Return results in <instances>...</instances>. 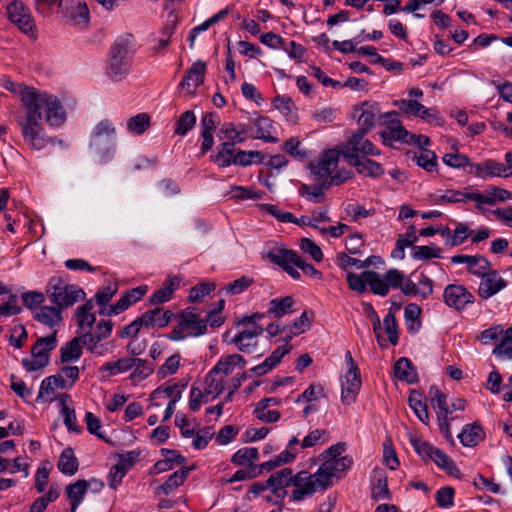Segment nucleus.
I'll use <instances>...</instances> for the list:
<instances>
[{
    "label": "nucleus",
    "mask_w": 512,
    "mask_h": 512,
    "mask_svg": "<svg viewBox=\"0 0 512 512\" xmlns=\"http://www.w3.org/2000/svg\"><path fill=\"white\" fill-rule=\"evenodd\" d=\"M3 87L18 93L25 108V118L20 122L22 136L25 142L35 150L43 149L48 139L45 137L41 120L45 119L51 127H58L65 122L66 114L59 99L45 92H40L22 84H16L7 78Z\"/></svg>",
    "instance_id": "nucleus-1"
},
{
    "label": "nucleus",
    "mask_w": 512,
    "mask_h": 512,
    "mask_svg": "<svg viewBox=\"0 0 512 512\" xmlns=\"http://www.w3.org/2000/svg\"><path fill=\"white\" fill-rule=\"evenodd\" d=\"M340 162H309L308 168L314 181L313 186L302 184L299 194L309 201L319 203L323 200V189L333 185H339L350 179L353 175L351 169L339 166Z\"/></svg>",
    "instance_id": "nucleus-2"
},
{
    "label": "nucleus",
    "mask_w": 512,
    "mask_h": 512,
    "mask_svg": "<svg viewBox=\"0 0 512 512\" xmlns=\"http://www.w3.org/2000/svg\"><path fill=\"white\" fill-rule=\"evenodd\" d=\"M347 444L338 442L319 455L320 466L317 469V476L320 477V483H324L328 488L332 485L335 478L339 479L350 469L353 459L350 456H343Z\"/></svg>",
    "instance_id": "nucleus-3"
},
{
    "label": "nucleus",
    "mask_w": 512,
    "mask_h": 512,
    "mask_svg": "<svg viewBox=\"0 0 512 512\" xmlns=\"http://www.w3.org/2000/svg\"><path fill=\"white\" fill-rule=\"evenodd\" d=\"M365 134L357 131L346 145H339L323 151L320 160H339L341 156L348 160H358L360 156L379 155V151L374 144L364 138Z\"/></svg>",
    "instance_id": "nucleus-4"
},
{
    "label": "nucleus",
    "mask_w": 512,
    "mask_h": 512,
    "mask_svg": "<svg viewBox=\"0 0 512 512\" xmlns=\"http://www.w3.org/2000/svg\"><path fill=\"white\" fill-rule=\"evenodd\" d=\"M89 147L101 158H113L117 149V130L109 119L98 122L90 134Z\"/></svg>",
    "instance_id": "nucleus-5"
},
{
    "label": "nucleus",
    "mask_w": 512,
    "mask_h": 512,
    "mask_svg": "<svg viewBox=\"0 0 512 512\" xmlns=\"http://www.w3.org/2000/svg\"><path fill=\"white\" fill-rule=\"evenodd\" d=\"M269 259L280 266L293 279H300L301 275L296 268L310 277L321 278V272L313 265L306 263L295 251L284 248L274 249L268 254Z\"/></svg>",
    "instance_id": "nucleus-6"
},
{
    "label": "nucleus",
    "mask_w": 512,
    "mask_h": 512,
    "mask_svg": "<svg viewBox=\"0 0 512 512\" xmlns=\"http://www.w3.org/2000/svg\"><path fill=\"white\" fill-rule=\"evenodd\" d=\"M246 125L236 127L233 123H225L219 130L220 139L223 141L221 149L217 153L216 160H244L245 151L235 148L236 143L245 140L248 134Z\"/></svg>",
    "instance_id": "nucleus-7"
},
{
    "label": "nucleus",
    "mask_w": 512,
    "mask_h": 512,
    "mask_svg": "<svg viewBox=\"0 0 512 512\" xmlns=\"http://www.w3.org/2000/svg\"><path fill=\"white\" fill-rule=\"evenodd\" d=\"M50 301L63 309L70 307L85 298V292L79 286L67 284L59 277H52L47 286Z\"/></svg>",
    "instance_id": "nucleus-8"
},
{
    "label": "nucleus",
    "mask_w": 512,
    "mask_h": 512,
    "mask_svg": "<svg viewBox=\"0 0 512 512\" xmlns=\"http://www.w3.org/2000/svg\"><path fill=\"white\" fill-rule=\"evenodd\" d=\"M207 321L200 318L194 309H186L179 316V324L173 327L167 338L172 341H181L187 337H198L205 334Z\"/></svg>",
    "instance_id": "nucleus-9"
},
{
    "label": "nucleus",
    "mask_w": 512,
    "mask_h": 512,
    "mask_svg": "<svg viewBox=\"0 0 512 512\" xmlns=\"http://www.w3.org/2000/svg\"><path fill=\"white\" fill-rule=\"evenodd\" d=\"M455 169H465L480 178L509 177L512 175V162H445Z\"/></svg>",
    "instance_id": "nucleus-10"
},
{
    "label": "nucleus",
    "mask_w": 512,
    "mask_h": 512,
    "mask_svg": "<svg viewBox=\"0 0 512 512\" xmlns=\"http://www.w3.org/2000/svg\"><path fill=\"white\" fill-rule=\"evenodd\" d=\"M411 444L415 451L423 458L432 460L438 467L444 469L452 476L460 474L459 468L454 461L439 448L432 446L419 438H411Z\"/></svg>",
    "instance_id": "nucleus-11"
},
{
    "label": "nucleus",
    "mask_w": 512,
    "mask_h": 512,
    "mask_svg": "<svg viewBox=\"0 0 512 512\" xmlns=\"http://www.w3.org/2000/svg\"><path fill=\"white\" fill-rule=\"evenodd\" d=\"M365 275L371 291L380 296H386L390 288H400L404 280V273L398 269H390L384 275L369 270L365 271Z\"/></svg>",
    "instance_id": "nucleus-12"
},
{
    "label": "nucleus",
    "mask_w": 512,
    "mask_h": 512,
    "mask_svg": "<svg viewBox=\"0 0 512 512\" xmlns=\"http://www.w3.org/2000/svg\"><path fill=\"white\" fill-rule=\"evenodd\" d=\"M319 480L321 479L317 476V472L312 474L308 471H300L297 473L293 480L294 490L292 491L291 499L293 501H302L319 490H326L325 484L320 483Z\"/></svg>",
    "instance_id": "nucleus-13"
},
{
    "label": "nucleus",
    "mask_w": 512,
    "mask_h": 512,
    "mask_svg": "<svg viewBox=\"0 0 512 512\" xmlns=\"http://www.w3.org/2000/svg\"><path fill=\"white\" fill-rule=\"evenodd\" d=\"M59 13L72 26L83 28L89 23V9L83 0H61Z\"/></svg>",
    "instance_id": "nucleus-14"
},
{
    "label": "nucleus",
    "mask_w": 512,
    "mask_h": 512,
    "mask_svg": "<svg viewBox=\"0 0 512 512\" xmlns=\"http://www.w3.org/2000/svg\"><path fill=\"white\" fill-rule=\"evenodd\" d=\"M9 20L30 36H35L36 26L28 7L22 1L14 0L7 6Z\"/></svg>",
    "instance_id": "nucleus-15"
},
{
    "label": "nucleus",
    "mask_w": 512,
    "mask_h": 512,
    "mask_svg": "<svg viewBox=\"0 0 512 512\" xmlns=\"http://www.w3.org/2000/svg\"><path fill=\"white\" fill-rule=\"evenodd\" d=\"M443 301L456 311L464 310L475 301L474 295L461 284H449L444 288Z\"/></svg>",
    "instance_id": "nucleus-16"
},
{
    "label": "nucleus",
    "mask_w": 512,
    "mask_h": 512,
    "mask_svg": "<svg viewBox=\"0 0 512 512\" xmlns=\"http://www.w3.org/2000/svg\"><path fill=\"white\" fill-rule=\"evenodd\" d=\"M353 118L357 120L359 128L357 131L368 133L381 118L379 104L375 102H363L354 108Z\"/></svg>",
    "instance_id": "nucleus-17"
},
{
    "label": "nucleus",
    "mask_w": 512,
    "mask_h": 512,
    "mask_svg": "<svg viewBox=\"0 0 512 512\" xmlns=\"http://www.w3.org/2000/svg\"><path fill=\"white\" fill-rule=\"evenodd\" d=\"M112 322L110 320H100L94 331L81 333L84 337V347L87 348L91 353L102 355L103 345L99 343L108 338L112 332Z\"/></svg>",
    "instance_id": "nucleus-18"
},
{
    "label": "nucleus",
    "mask_w": 512,
    "mask_h": 512,
    "mask_svg": "<svg viewBox=\"0 0 512 512\" xmlns=\"http://www.w3.org/2000/svg\"><path fill=\"white\" fill-rule=\"evenodd\" d=\"M341 402L351 405L356 401L361 388L360 372L357 366L349 368L341 377Z\"/></svg>",
    "instance_id": "nucleus-19"
},
{
    "label": "nucleus",
    "mask_w": 512,
    "mask_h": 512,
    "mask_svg": "<svg viewBox=\"0 0 512 512\" xmlns=\"http://www.w3.org/2000/svg\"><path fill=\"white\" fill-rule=\"evenodd\" d=\"M264 332L262 326L243 327L231 340L239 351L250 354L253 353L258 346V337Z\"/></svg>",
    "instance_id": "nucleus-20"
},
{
    "label": "nucleus",
    "mask_w": 512,
    "mask_h": 512,
    "mask_svg": "<svg viewBox=\"0 0 512 512\" xmlns=\"http://www.w3.org/2000/svg\"><path fill=\"white\" fill-rule=\"evenodd\" d=\"M394 105L397 106L398 109L403 113L415 117H420L421 119H424L430 123L435 121L438 125H440V118L438 116V112H436L433 109L426 108L424 105H422L420 102L416 100L401 99L395 101Z\"/></svg>",
    "instance_id": "nucleus-21"
},
{
    "label": "nucleus",
    "mask_w": 512,
    "mask_h": 512,
    "mask_svg": "<svg viewBox=\"0 0 512 512\" xmlns=\"http://www.w3.org/2000/svg\"><path fill=\"white\" fill-rule=\"evenodd\" d=\"M507 286V282L501 277L497 270H490L481 278L478 287V295L482 299H489L503 290Z\"/></svg>",
    "instance_id": "nucleus-22"
},
{
    "label": "nucleus",
    "mask_w": 512,
    "mask_h": 512,
    "mask_svg": "<svg viewBox=\"0 0 512 512\" xmlns=\"http://www.w3.org/2000/svg\"><path fill=\"white\" fill-rule=\"evenodd\" d=\"M453 264H467L469 273L482 278L491 270V263L480 255H454L451 257Z\"/></svg>",
    "instance_id": "nucleus-23"
},
{
    "label": "nucleus",
    "mask_w": 512,
    "mask_h": 512,
    "mask_svg": "<svg viewBox=\"0 0 512 512\" xmlns=\"http://www.w3.org/2000/svg\"><path fill=\"white\" fill-rule=\"evenodd\" d=\"M206 72V63L198 60L194 62L191 67L186 71V74L179 86L187 91L189 94H194L196 88L204 82Z\"/></svg>",
    "instance_id": "nucleus-24"
},
{
    "label": "nucleus",
    "mask_w": 512,
    "mask_h": 512,
    "mask_svg": "<svg viewBox=\"0 0 512 512\" xmlns=\"http://www.w3.org/2000/svg\"><path fill=\"white\" fill-rule=\"evenodd\" d=\"M294 476L291 468H283L270 475L267 486L274 495L283 498L286 494L285 487L293 486Z\"/></svg>",
    "instance_id": "nucleus-25"
},
{
    "label": "nucleus",
    "mask_w": 512,
    "mask_h": 512,
    "mask_svg": "<svg viewBox=\"0 0 512 512\" xmlns=\"http://www.w3.org/2000/svg\"><path fill=\"white\" fill-rule=\"evenodd\" d=\"M512 199V193L506 189L493 187L484 193L476 191V199H474L475 208L484 211L485 205H495L497 202H504Z\"/></svg>",
    "instance_id": "nucleus-26"
},
{
    "label": "nucleus",
    "mask_w": 512,
    "mask_h": 512,
    "mask_svg": "<svg viewBox=\"0 0 512 512\" xmlns=\"http://www.w3.org/2000/svg\"><path fill=\"white\" fill-rule=\"evenodd\" d=\"M56 389H70V385L67 384V380L62 379V376L58 374L46 377L41 382L36 400L38 402H51L54 399Z\"/></svg>",
    "instance_id": "nucleus-27"
},
{
    "label": "nucleus",
    "mask_w": 512,
    "mask_h": 512,
    "mask_svg": "<svg viewBox=\"0 0 512 512\" xmlns=\"http://www.w3.org/2000/svg\"><path fill=\"white\" fill-rule=\"evenodd\" d=\"M246 127L249 129L248 133L254 138L270 142L276 141V138L272 136V133L274 132L273 122L268 117H257L250 121Z\"/></svg>",
    "instance_id": "nucleus-28"
},
{
    "label": "nucleus",
    "mask_w": 512,
    "mask_h": 512,
    "mask_svg": "<svg viewBox=\"0 0 512 512\" xmlns=\"http://www.w3.org/2000/svg\"><path fill=\"white\" fill-rule=\"evenodd\" d=\"M299 440L297 436H293L284 451H282L279 455H277L274 459L266 461L261 464V468L267 471H271L274 468L292 462L296 455L298 454L297 445L299 444Z\"/></svg>",
    "instance_id": "nucleus-29"
},
{
    "label": "nucleus",
    "mask_w": 512,
    "mask_h": 512,
    "mask_svg": "<svg viewBox=\"0 0 512 512\" xmlns=\"http://www.w3.org/2000/svg\"><path fill=\"white\" fill-rule=\"evenodd\" d=\"M226 379L216 370L211 369L203 379L202 387L206 393V401L216 399L225 388Z\"/></svg>",
    "instance_id": "nucleus-30"
},
{
    "label": "nucleus",
    "mask_w": 512,
    "mask_h": 512,
    "mask_svg": "<svg viewBox=\"0 0 512 512\" xmlns=\"http://www.w3.org/2000/svg\"><path fill=\"white\" fill-rule=\"evenodd\" d=\"M172 317L173 313L170 310L157 307L143 313L141 320L145 328H164L170 323Z\"/></svg>",
    "instance_id": "nucleus-31"
},
{
    "label": "nucleus",
    "mask_w": 512,
    "mask_h": 512,
    "mask_svg": "<svg viewBox=\"0 0 512 512\" xmlns=\"http://www.w3.org/2000/svg\"><path fill=\"white\" fill-rule=\"evenodd\" d=\"M94 308L92 300L86 301L81 306L77 307L75 310V317L78 324L80 333L89 332L92 330V327L96 321V316L92 313Z\"/></svg>",
    "instance_id": "nucleus-32"
},
{
    "label": "nucleus",
    "mask_w": 512,
    "mask_h": 512,
    "mask_svg": "<svg viewBox=\"0 0 512 512\" xmlns=\"http://www.w3.org/2000/svg\"><path fill=\"white\" fill-rule=\"evenodd\" d=\"M84 346V337L81 333L71 341L66 343L60 349V360L62 363H70L77 361L82 355Z\"/></svg>",
    "instance_id": "nucleus-33"
},
{
    "label": "nucleus",
    "mask_w": 512,
    "mask_h": 512,
    "mask_svg": "<svg viewBox=\"0 0 512 512\" xmlns=\"http://www.w3.org/2000/svg\"><path fill=\"white\" fill-rule=\"evenodd\" d=\"M135 52V39L132 34H125L117 38L111 46L110 55L130 59Z\"/></svg>",
    "instance_id": "nucleus-34"
},
{
    "label": "nucleus",
    "mask_w": 512,
    "mask_h": 512,
    "mask_svg": "<svg viewBox=\"0 0 512 512\" xmlns=\"http://www.w3.org/2000/svg\"><path fill=\"white\" fill-rule=\"evenodd\" d=\"M89 486L90 482L86 480H77L66 487V495L71 505L70 512H76L79 504L87 493Z\"/></svg>",
    "instance_id": "nucleus-35"
},
{
    "label": "nucleus",
    "mask_w": 512,
    "mask_h": 512,
    "mask_svg": "<svg viewBox=\"0 0 512 512\" xmlns=\"http://www.w3.org/2000/svg\"><path fill=\"white\" fill-rule=\"evenodd\" d=\"M179 284L180 280L178 277L166 278L163 282V286L150 296V303L158 305L169 301L173 292L178 289Z\"/></svg>",
    "instance_id": "nucleus-36"
},
{
    "label": "nucleus",
    "mask_w": 512,
    "mask_h": 512,
    "mask_svg": "<svg viewBox=\"0 0 512 512\" xmlns=\"http://www.w3.org/2000/svg\"><path fill=\"white\" fill-rule=\"evenodd\" d=\"M290 349L291 347L287 345L278 347L261 364L252 368L253 373L257 376L265 375L281 361V359L290 351Z\"/></svg>",
    "instance_id": "nucleus-37"
},
{
    "label": "nucleus",
    "mask_w": 512,
    "mask_h": 512,
    "mask_svg": "<svg viewBox=\"0 0 512 512\" xmlns=\"http://www.w3.org/2000/svg\"><path fill=\"white\" fill-rule=\"evenodd\" d=\"M237 365L245 367L246 360L239 354H230L221 357L212 369L226 379Z\"/></svg>",
    "instance_id": "nucleus-38"
},
{
    "label": "nucleus",
    "mask_w": 512,
    "mask_h": 512,
    "mask_svg": "<svg viewBox=\"0 0 512 512\" xmlns=\"http://www.w3.org/2000/svg\"><path fill=\"white\" fill-rule=\"evenodd\" d=\"M131 61L130 59L119 58L110 55V62L108 67V75L113 81H121L129 72Z\"/></svg>",
    "instance_id": "nucleus-39"
},
{
    "label": "nucleus",
    "mask_w": 512,
    "mask_h": 512,
    "mask_svg": "<svg viewBox=\"0 0 512 512\" xmlns=\"http://www.w3.org/2000/svg\"><path fill=\"white\" fill-rule=\"evenodd\" d=\"M61 308L58 306H42L34 315V318L50 327L58 325L62 321Z\"/></svg>",
    "instance_id": "nucleus-40"
},
{
    "label": "nucleus",
    "mask_w": 512,
    "mask_h": 512,
    "mask_svg": "<svg viewBox=\"0 0 512 512\" xmlns=\"http://www.w3.org/2000/svg\"><path fill=\"white\" fill-rule=\"evenodd\" d=\"M458 437L464 446L473 447L482 441L484 432L479 424L473 423L465 425Z\"/></svg>",
    "instance_id": "nucleus-41"
},
{
    "label": "nucleus",
    "mask_w": 512,
    "mask_h": 512,
    "mask_svg": "<svg viewBox=\"0 0 512 512\" xmlns=\"http://www.w3.org/2000/svg\"><path fill=\"white\" fill-rule=\"evenodd\" d=\"M394 372L395 376L401 381L411 384L417 380L416 370L412 366L411 361L406 357H402L395 362Z\"/></svg>",
    "instance_id": "nucleus-42"
},
{
    "label": "nucleus",
    "mask_w": 512,
    "mask_h": 512,
    "mask_svg": "<svg viewBox=\"0 0 512 512\" xmlns=\"http://www.w3.org/2000/svg\"><path fill=\"white\" fill-rule=\"evenodd\" d=\"M59 400L62 405L61 415L63 416L65 426L71 432H80L81 427L77 425L75 411L68 406V402H71V397L68 394H61Z\"/></svg>",
    "instance_id": "nucleus-43"
},
{
    "label": "nucleus",
    "mask_w": 512,
    "mask_h": 512,
    "mask_svg": "<svg viewBox=\"0 0 512 512\" xmlns=\"http://www.w3.org/2000/svg\"><path fill=\"white\" fill-rule=\"evenodd\" d=\"M78 466L79 463L73 450L70 447L64 449L57 463V467L60 472L65 475L72 476L77 472Z\"/></svg>",
    "instance_id": "nucleus-44"
},
{
    "label": "nucleus",
    "mask_w": 512,
    "mask_h": 512,
    "mask_svg": "<svg viewBox=\"0 0 512 512\" xmlns=\"http://www.w3.org/2000/svg\"><path fill=\"white\" fill-rule=\"evenodd\" d=\"M392 497L388 488L387 477L384 473H378L372 483L371 498L374 501L390 500Z\"/></svg>",
    "instance_id": "nucleus-45"
},
{
    "label": "nucleus",
    "mask_w": 512,
    "mask_h": 512,
    "mask_svg": "<svg viewBox=\"0 0 512 512\" xmlns=\"http://www.w3.org/2000/svg\"><path fill=\"white\" fill-rule=\"evenodd\" d=\"M56 344V332L46 337H40L33 345L31 354L32 356H40L49 359V352L55 349Z\"/></svg>",
    "instance_id": "nucleus-46"
},
{
    "label": "nucleus",
    "mask_w": 512,
    "mask_h": 512,
    "mask_svg": "<svg viewBox=\"0 0 512 512\" xmlns=\"http://www.w3.org/2000/svg\"><path fill=\"white\" fill-rule=\"evenodd\" d=\"M189 472V468L181 467L179 470L171 474L165 483L160 485L158 489L161 490L165 495H169L184 483L188 477Z\"/></svg>",
    "instance_id": "nucleus-47"
},
{
    "label": "nucleus",
    "mask_w": 512,
    "mask_h": 512,
    "mask_svg": "<svg viewBox=\"0 0 512 512\" xmlns=\"http://www.w3.org/2000/svg\"><path fill=\"white\" fill-rule=\"evenodd\" d=\"M151 119L147 113H139L127 120V131L132 135H142L150 127Z\"/></svg>",
    "instance_id": "nucleus-48"
},
{
    "label": "nucleus",
    "mask_w": 512,
    "mask_h": 512,
    "mask_svg": "<svg viewBox=\"0 0 512 512\" xmlns=\"http://www.w3.org/2000/svg\"><path fill=\"white\" fill-rule=\"evenodd\" d=\"M293 304L294 299L291 296L274 298L270 301V307L267 313L276 318H281L292 311Z\"/></svg>",
    "instance_id": "nucleus-49"
},
{
    "label": "nucleus",
    "mask_w": 512,
    "mask_h": 512,
    "mask_svg": "<svg viewBox=\"0 0 512 512\" xmlns=\"http://www.w3.org/2000/svg\"><path fill=\"white\" fill-rule=\"evenodd\" d=\"M184 387L185 384H173L165 387H158L151 393L150 399L154 401L161 397H168L170 400H175V403H177L182 397V390Z\"/></svg>",
    "instance_id": "nucleus-50"
},
{
    "label": "nucleus",
    "mask_w": 512,
    "mask_h": 512,
    "mask_svg": "<svg viewBox=\"0 0 512 512\" xmlns=\"http://www.w3.org/2000/svg\"><path fill=\"white\" fill-rule=\"evenodd\" d=\"M474 199H476V191L470 188H465L462 191L450 190L441 196V200L447 203H466L468 201L474 203Z\"/></svg>",
    "instance_id": "nucleus-51"
},
{
    "label": "nucleus",
    "mask_w": 512,
    "mask_h": 512,
    "mask_svg": "<svg viewBox=\"0 0 512 512\" xmlns=\"http://www.w3.org/2000/svg\"><path fill=\"white\" fill-rule=\"evenodd\" d=\"M283 150L293 158H310L312 157L311 151L303 148L301 142L297 137H291L283 144Z\"/></svg>",
    "instance_id": "nucleus-52"
},
{
    "label": "nucleus",
    "mask_w": 512,
    "mask_h": 512,
    "mask_svg": "<svg viewBox=\"0 0 512 512\" xmlns=\"http://www.w3.org/2000/svg\"><path fill=\"white\" fill-rule=\"evenodd\" d=\"M381 139L385 145L394 146V142L406 143L409 132L403 126H397L390 130L380 132Z\"/></svg>",
    "instance_id": "nucleus-53"
},
{
    "label": "nucleus",
    "mask_w": 512,
    "mask_h": 512,
    "mask_svg": "<svg viewBox=\"0 0 512 512\" xmlns=\"http://www.w3.org/2000/svg\"><path fill=\"white\" fill-rule=\"evenodd\" d=\"M132 370L130 378L133 382L138 383L152 374L153 365L147 360L135 358V366Z\"/></svg>",
    "instance_id": "nucleus-54"
},
{
    "label": "nucleus",
    "mask_w": 512,
    "mask_h": 512,
    "mask_svg": "<svg viewBox=\"0 0 512 512\" xmlns=\"http://www.w3.org/2000/svg\"><path fill=\"white\" fill-rule=\"evenodd\" d=\"M350 166H354L356 171L359 174L368 177H379L384 173V169L382 168L379 162H348Z\"/></svg>",
    "instance_id": "nucleus-55"
},
{
    "label": "nucleus",
    "mask_w": 512,
    "mask_h": 512,
    "mask_svg": "<svg viewBox=\"0 0 512 512\" xmlns=\"http://www.w3.org/2000/svg\"><path fill=\"white\" fill-rule=\"evenodd\" d=\"M129 466L130 464H127L121 459L111 467L108 476V484L112 489H116L120 485L123 477L127 474Z\"/></svg>",
    "instance_id": "nucleus-56"
},
{
    "label": "nucleus",
    "mask_w": 512,
    "mask_h": 512,
    "mask_svg": "<svg viewBox=\"0 0 512 512\" xmlns=\"http://www.w3.org/2000/svg\"><path fill=\"white\" fill-rule=\"evenodd\" d=\"M257 459L258 450L254 447L241 448L232 456V462L240 466L251 465Z\"/></svg>",
    "instance_id": "nucleus-57"
},
{
    "label": "nucleus",
    "mask_w": 512,
    "mask_h": 512,
    "mask_svg": "<svg viewBox=\"0 0 512 512\" xmlns=\"http://www.w3.org/2000/svg\"><path fill=\"white\" fill-rule=\"evenodd\" d=\"M409 405L422 423H427L429 414L426 404L421 399V394L413 392L409 397Z\"/></svg>",
    "instance_id": "nucleus-58"
},
{
    "label": "nucleus",
    "mask_w": 512,
    "mask_h": 512,
    "mask_svg": "<svg viewBox=\"0 0 512 512\" xmlns=\"http://www.w3.org/2000/svg\"><path fill=\"white\" fill-rule=\"evenodd\" d=\"M275 107L280 110L286 118L291 121L295 122L297 118L296 114V107L289 97H280L277 96L274 100Z\"/></svg>",
    "instance_id": "nucleus-59"
},
{
    "label": "nucleus",
    "mask_w": 512,
    "mask_h": 512,
    "mask_svg": "<svg viewBox=\"0 0 512 512\" xmlns=\"http://www.w3.org/2000/svg\"><path fill=\"white\" fill-rule=\"evenodd\" d=\"M328 440V432L325 429H314L310 431L301 441L302 449L314 447Z\"/></svg>",
    "instance_id": "nucleus-60"
},
{
    "label": "nucleus",
    "mask_w": 512,
    "mask_h": 512,
    "mask_svg": "<svg viewBox=\"0 0 512 512\" xmlns=\"http://www.w3.org/2000/svg\"><path fill=\"white\" fill-rule=\"evenodd\" d=\"M383 327L388 336V340L392 345H396L398 343V326L395 318V314L392 310L386 314L383 319Z\"/></svg>",
    "instance_id": "nucleus-61"
},
{
    "label": "nucleus",
    "mask_w": 512,
    "mask_h": 512,
    "mask_svg": "<svg viewBox=\"0 0 512 512\" xmlns=\"http://www.w3.org/2000/svg\"><path fill=\"white\" fill-rule=\"evenodd\" d=\"M421 314V308L415 303H409L404 309V317L407 323V327L411 331H417L420 327L419 317Z\"/></svg>",
    "instance_id": "nucleus-62"
},
{
    "label": "nucleus",
    "mask_w": 512,
    "mask_h": 512,
    "mask_svg": "<svg viewBox=\"0 0 512 512\" xmlns=\"http://www.w3.org/2000/svg\"><path fill=\"white\" fill-rule=\"evenodd\" d=\"M196 124V117L190 110L185 111L176 122L175 133L181 136L187 134Z\"/></svg>",
    "instance_id": "nucleus-63"
},
{
    "label": "nucleus",
    "mask_w": 512,
    "mask_h": 512,
    "mask_svg": "<svg viewBox=\"0 0 512 512\" xmlns=\"http://www.w3.org/2000/svg\"><path fill=\"white\" fill-rule=\"evenodd\" d=\"M493 353L498 357L507 359L512 357V327L506 331V335L503 336L501 342L496 345Z\"/></svg>",
    "instance_id": "nucleus-64"
}]
</instances>
